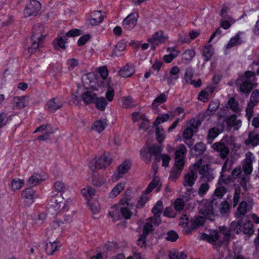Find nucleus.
<instances>
[{
  "mask_svg": "<svg viewBox=\"0 0 259 259\" xmlns=\"http://www.w3.org/2000/svg\"><path fill=\"white\" fill-rule=\"evenodd\" d=\"M163 33V32L161 30L155 32L152 37L148 39V41L150 43H155L156 45L164 43L168 37L164 35Z\"/></svg>",
  "mask_w": 259,
  "mask_h": 259,
  "instance_id": "21",
  "label": "nucleus"
},
{
  "mask_svg": "<svg viewBox=\"0 0 259 259\" xmlns=\"http://www.w3.org/2000/svg\"><path fill=\"white\" fill-rule=\"evenodd\" d=\"M24 185V181L19 178H15L11 182V188L13 190H17Z\"/></svg>",
  "mask_w": 259,
  "mask_h": 259,
  "instance_id": "46",
  "label": "nucleus"
},
{
  "mask_svg": "<svg viewBox=\"0 0 259 259\" xmlns=\"http://www.w3.org/2000/svg\"><path fill=\"white\" fill-rule=\"evenodd\" d=\"M194 75V70L192 67L189 66L185 70L184 78L186 82H189Z\"/></svg>",
  "mask_w": 259,
  "mask_h": 259,
  "instance_id": "56",
  "label": "nucleus"
},
{
  "mask_svg": "<svg viewBox=\"0 0 259 259\" xmlns=\"http://www.w3.org/2000/svg\"><path fill=\"white\" fill-rule=\"evenodd\" d=\"M246 156V158L242 165V169L245 173L244 175L249 176L252 171V162L254 158L252 159V154L251 152H248Z\"/></svg>",
  "mask_w": 259,
  "mask_h": 259,
  "instance_id": "18",
  "label": "nucleus"
},
{
  "mask_svg": "<svg viewBox=\"0 0 259 259\" xmlns=\"http://www.w3.org/2000/svg\"><path fill=\"white\" fill-rule=\"evenodd\" d=\"M179 68L177 66H174L170 69L169 74H165L163 79H166L167 80V84L169 85H171L173 84V81L178 79L179 78Z\"/></svg>",
  "mask_w": 259,
  "mask_h": 259,
  "instance_id": "15",
  "label": "nucleus"
},
{
  "mask_svg": "<svg viewBox=\"0 0 259 259\" xmlns=\"http://www.w3.org/2000/svg\"><path fill=\"white\" fill-rule=\"evenodd\" d=\"M244 144L247 146L251 145L255 147L259 144V134L253 132L248 133V138L244 141Z\"/></svg>",
  "mask_w": 259,
  "mask_h": 259,
  "instance_id": "25",
  "label": "nucleus"
},
{
  "mask_svg": "<svg viewBox=\"0 0 259 259\" xmlns=\"http://www.w3.org/2000/svg\"><path fill=\"white\" fill-rule=\"evenodd\" d=\"M96 97V94L92 91H87L82 95V100L87 104L94 103Z\"/></svg>",
  "mask_w": 259,
  "mask_h": 259,
  "instance_id": "31",
  "label": "nucleus"
},
{
  "mask_svg": "<svg viewBox=\"0 0 259 259\" xmlns=\"http://www.w3.org/2000/svg\"><path fill=\"white\" fill-rule=\"evenodd\" d=\"M68 202L64 201V198L61 194H56L51 196L49 203V209L55 211L67 210V204Z\"/></svg>",
  "mask_w": 259,
  "mask_h": 259,
  "instance_id": "3",
  "label": "nucleus"
},
{
  "mask_svg": "<svg viewBox=\"0 0 259 259\" xmlns=\"http://www.w3.org/2000/svg\"><path fill=\"white\" fill-rule=\"evenodd\" d=\"M112 161V158L111 154L104 153L98 160H96V166H97L98 168L106 167L110 164Z\"/></svg>",
  "mask_w": 259,
  "mask_h": 259,
  "instance_id": "16",
  "label": "nucleus"
},
{
  "mask_svg": "<svg viewBox=\"0 0 259 259\" xmlns=\"http://www.w3.org/2000/svg\"><path fill=\"white\" fill-rule=\"evenodd\" d=\"M64 228V222L60 219H56L51 224V228L46 232L47 239H50L53 236L56 238L60 235Z\"/></svg>",
  "mask_w": 259,
  "mask_h": 259,
  "instance_id": "4",
  "label": "nucleus"
},
{
  "mask_svg": "<svg viewBox=\"0 0 259 259\" xmlns=\"http://www.w3.org/2000/svg\"><path fill=\"white\" fill-rule=\"evenodd\" d=\"M209 188V185L207 183L201 184L198 189V195L202 197L204 194L207 192Z\"/></svg>",
  "mask_w": 259,
  "mask_h": 259,
  "instance_id": "61",
  "label": "nucleus"
},
{
  "mask_svg": "<svg viewBox=\"0 0 259 259\" xmlns=\"http://www.w3.org/2000/svg\"><path fill=\"white\" fill-rule=\"evenodd\" d=\"M204 221L205 220L204 218L201 216H198L194 218L190 221L191 223V227L192 229L197 228V227L203 225Z\"/></svg>",
  "mask_w": 259,
  "mask_h": 259,
  "instance_id": "42",
  "label": "nucleus"
},
{
  "mask_svg": "<svg viewBox=\"0 0 259 259\" xmlns=\"http://www.w3.org/2000/svg\"><path fill=\"white\" fill-rule=\"evenodd\" d=\"M27 97L26 96L15 97L13 99V103L14 104V109H21L25 107L27 104Z\"/></svg>",
  "mask_w": 259,
  "mask_h": 259,
  "instance_id": "27",
  "label": "nucleus"
},
{
  "mask_svg": "<svg viewBox=\"0 0 259 259\" xmlns=\"http://www.w3.org/2000/svg\"><path fill=\"white\" fill-rule=\"evenodd\" d=\"M169 118V115L168 114H163L161 116H158L155 120L153 125L157 126L161 123H163L167 121Z\"/></svg>",
  "mask_w": 259,
  "mask_h": 259,
  "instance_id": "62",
  "label": "nucleus"
},
{
  "mask_svg": "<svg viewBox=\"0 0 259 259\" xmlns=\"http://www.w3.org/2000/svg\"><path fill=\"white\" fill-rule=\"evenodd\" d=\"M208 200H206L202 207L200 208V213L203 215L206 218L212 220L214 214L215 210L212 208V206L209 203H207Z\"/></svg>",
  "mask_w": 259,
  "mask_h": 259,
  "instance_id": "14",
  "label": "nucleus"
},
{
  "mask_svg": "<svg viewBox=\"0 0 259 259\" xmlns=\"http://www.w3.org/2000/svg\"><path fill=\"white\" fill-rule=\"evenodd\" d=\"M63 105L62 102L58 98H52L46 104V108L50 112H54L60 109Z\"/></svg>",
  "mask_w": 259,
  "mask_h": 259,
  "instance_id": "20",
  "label": "nucleus"
},
{
  "mask_svg": "<svg viewBox=\"0 0 259 259\" xmlns=\"http://www.w3.org/2000/svg\"><path fill=\"white\" fill-rule=\"evenodd\" d=\"M162 148L161 146L153 145L148 147V152L151 155L150 157L147 160V163H150L151 161V157L152 155H160L162 152Z\"/></svg>",
  "mask_w": 259,
  "mask_h": 259,
  "instance_id": "28",
  "label": "nucleus"
},
{
  "mask_svg": "<svg viewBox=\"0 0 259 259\" xmlns=\"http://www.w3.org/2000/svg\"><path fill=\"white\" fill-rule=\"evenodd\" d=\"M120 106L124 108H130L135 106L136 104L134 102L133 98L130 96L124 97L120 99Z\"/></svg>",
  "mask_w": 259,
  "mask_h": 259,
  "instance_id": "34",
  "label": "nucleus"
},
{
  "mask_svg": "<svg viewBox=\"0 0 259 259\" xmlns=\"http://www.w3.org/2000/svg\"><path fill=\"white\" fill-rule=\"evenodd\" d=\"M228 162H229V159L227 158L225 160V161L223 164V166L222 167V171L221 172L220 177L218 180V183L220 184H221L222 183L228 184V183H230L231 181L230 176H228L227 177L225 175H224V173L226 171H229L232 168L231 164H229L228 165Z\"/></svg>",
  "mask_w": 259,
  "mask_h": 259,
  "instance_id": "13",
  "label": "nucleus"
},
{
  "mask_svg": "<svg viewBox=\"0 0 259 259\" xmlns=\"http://www.w3.org/2000/svg\"><path fill=\"white\" fill-rule=\"evenodd\" d=\"M34 194L35 191L29 188H26L22 191L21 196L25 199V202L27 203L28 206L33 203Z\"/></svg>",
  "mask_w": 259,
  "mask_h": 259,
  "instance_id": "24",
  "label": "nucleus"
},
{
  "mask_svg": "<svg viewBox=\"0 0 259 259\" xmlns=\"http://www.w3.org/2000/svg\"><path fill=\"white\" fill-rule=\"evenodd\" d=\"M96 81H98L93 73H87L82 76V81L87 88H91L94 90H98V88L95 85Z\"/></svg>",
  "mask_w": 259,
  "mask_h": 259,
  "instance_id": "11",
  "label": "nucleus"
},
{
  "mask_svg": "<svg viewBox=\"0 0 259 259\" xmlns=\"http://www.w3.org/2000/svg\"><path fill=\"white\" fill-rule=\"evenodd\" d=\"M135 69L134 65L132 63H127L119 71V75L122 77H128L134 74Z\"/></svg>",
  "mask_w": 259,
  "mask_h": 259,
  "instance_id": "19",
  "label": "nucleus"
},
{
  "mask_svg": "<svg viewBox=\"0 0 259 259\" xmlns=\"http://www.w3.org/2000/svg\"><path fill=\"white\" fill-rule=\"evenodd\" d=\"M227 189L224 186H220L216 188L214 191L213 196L221 199L226 193Z\"/></svg>",
  "mask_w": 259,
  "mask_h": 259,
  "instance_id": "57",
  "label": "nucleus"
},
{
  "mask_svg": "<svg viewBox=\"0 0 259 259\" xmlns=\"http://www.w3.org/2000/svg\"><path fill=\"white\" fill-rule=\"evenodd\" d=\"M220 211L221 214H228L230 212V206L228 202L224 201L220 203Z\"/></svg>",
  "mask_w": 259,
  "mask_h": 259,
  "instance_id": "50",
  "label": "nucleus"
},
{
  "mask_svg": "<svg viewBox=\"0 0 259 259\" xmlns=\"http://www.w3.org/2000/svg\"><path fill=\"white\" fill-rule=\"evenodd\" d=\"M237 221L232 222L230 225V232H233L236 234L241 233V225L243 218L237 219Z\"/></svg>",
  "mask_w": 259,
  "mask_h": 259,
  "instance_id": "36",
  "label": "nucleus"
},
{
  "mask_svg": "<svg viewBox=\"0 0 259 259\" xmlns=\"http://www.w3.org/2000/svg\"><path fill=\"white\" fill-rule=\"evenodd\" d=\"M240 39V35L239 32H238L236 35L235 36V37L232 38L228 44L227 46V48L229 49L230 48L233 46H235L238 44H240V42L239 41Z\"/></svg>",
  "mask_w": 259,
  "mask_h": 259,
  "instance_id": "60",
  "label": "nucleus"
},
{
  "mask_svg": "<svg viewBox=\"0 0 259 259\" xmlns=\"http://www.w3.org/2000/svg\"><path fill=\"white\" fill-rule=\"evenodd\" d=\"M43 27L40 24H36L34 26L32 30V34L31 36L35 35V37L40 36L41 39L43 38L42 35Z\"/></svg>",
  "mask_w": 259,
  "mask_h": 259,
  "instance_id": "49",
  "label": "nucleus"
},
{
  "mask_svg": "<svg viewBox=\"0 0 259 259\" xmlns=\"http://www.w3.org/2000/svg\"><path fill=\"white\" fill-rule=\"evenodd\" d=\"M48 240L49 241V242H44V245L43 247L45 248L46 251V253L48 255H52L54 252V250L53 249V246L52 243V237L50 239H48Z\"/></svg>",
  "mask_w": 259,
  "mask_h": 259,
  "instance_id": "58",
  "label": "nucleus"
},
{
  "mask_svg": "<svg viewBox=\"0 0 259 259\" xmlns=\"http://www.w3.org/2000/svg\"><path fill=\"white\" fill-rule=\"evenodd\" d=\"M195 55V52L193 50H187L182 54V62L184 63H189Z\"/></svg>",
  "mask_w": 259,
  "mask_h": 259,
  "instance_id": "38",
  "label": "nucleus"
},
{
  "mask_svg": "<svg viewBox=\"0 0 259 259\" xmlns=\"http://www.w3.org/2000/svg\"><path fill=\"white\" fill-rule=\"evenodd\" d=\"M138 17V15L137 14H130L123 20L122 26L129 30L133 29L137 25Z\"/></svg>",
  "mask_w": 259,
  "mask_h": 259,
  "instance_id": "10",
  "label": "nucleus"
},
{
  "mask_svg": "<svg viewBox=\"0 0 259 259\" xmlns=\"http://www.w3.org/2000/svg\"><path fill=\"white\" fill-rule=\"evenodd\" d=\"M221 133V131L219 128L212 127L210 128L206 138L207 143L211 144Z\"/></svg>",
  "mask_w": 259,
  "mask_h": 259,
  "instance_id": "33",
  "label": "nucleus"
},
{
  "mask_svg": "<svg viewBox=\"0 0 259 259\" xmlns=\"http://www.w3.org/2000/svg\"><path fill=\"white\" fill-rule=\"evenodd\" d=\"M105 180L102 176H93L92 182L94 185L96 186H100L105 183Z\"/></svg>",
  "mask_w": 259,
  "mask_h": 259,
  "instance_id": "63",
  "label": "nucleus"
},
{
  "mask_svg": "<svg viewBox=\"0 0 259 259\" xmlns=\"http://www.w3.org/2000/svg\"><path fill=\"white\" fill-rule=\"evenodd\" d=\"M199 180L204 183L211 182L214 178L213 170L207 165H203L199 170Z\"/></svg>",
  "mask_w": 259,
  "mask_h": 259,
  "instance_id": "9",
  "label": "nucleus"
},
{
  "mask_svg": "<svg viewBox=\"0 0 259 259\" xmlns=\"http://www.w3.org/2000/svg\"><path fill=\"white\" fill-rule=\"evenodd\" d=\"M163 128L162 126H157L156 128V139L159 144L161 143L165 138Z\"/></svg>",
  "mask_w": 259,
  "mask_h": 259,
  "instance_id": "53",
  "label": "nucleus"
},
{
  "mask_svg": "<svg viewBox=\"0 0 259 259\" xmlns=\"http://www.w3.org/2000/svg\"><path fill=\"white\" fill-rule=\"evenodd\" d=\"M131 162L130 160H125L121 164L118 166L117 172L119 175V177H121L122 176L127 172L131 168Z\"/></svg>",
  "mask_w": 259,
  "mask_h": 259,
  "instance_id": "32",
  "label": "nucleus"
},
{
  "mask_svg": "<svg viewBox=\"0 0 259 259\" xmlns=\"http://www.w3.org/2000/svg\"><path fill=\"white\" fill-rule=\"evenodd\" d=\"M125 187L124 183H120L118 184L114 188L112 189L111 192L109 194V196L111 198H114L116 197L121 191H122Z\"/></svg>",
  "mask_w": 259,
  "mask_h": 259,
  "instance_id": "43",
  "label": "nucleus"
},
{
  "mask_svg": "<svg viewBox=\"0 0 259 259\" xmlns=\"http://www.w3.org/2000/svg\"><path fill=\"white\" fill-rule=\"evenodd\" d=\"M166 101V95L165 93H161L153 102L152 107L156 108L159 104H161Z\"/></svg>",
  "mask_w": 259,
  "mask_h": 259,
  "instance_id": "45",
  "label": "nucleus"
},
{
  "mask_svg": "<svg viewBox=\"0 0 259 259\" xmlns=\"http://www.w3.org/2000/svg\"><path fill=\"white\" fill-rule=\"evenodd\" d=\"M228 138L229 137L226 135L222 138L220 142H215L212 146L213 149L219 153L220 156L222 159H225L227 157L230 153L228 146L224 142V141H226V139Z\"/></svg>",
  "mask_w": 259,
  "mask_h": 259,
  "instance_id": "6",
  "label": "nucleus"
},
{
  "mask_svg": "<svg viewBox=\"0 0 259 259\" xmlns=\"http://www.w3.org/2000/svg\"><path fill=\"white\" fill-rule=\"evenodd\" d=\"M94 103L96 104V107L97 109L104 111L108 104V102L106 101V99L103 97H96V99L95 100Z\"/></svg>",
  "mask_w": 259,
  "mask_h": 259,
  "instance_id": "40",
  "label": "nucleus"
},
{
  "mask_svg": "<svg viewBox=\"0 0 259 259\" xmlns=\"http://www.w3.org/2000/svg\"><path fill=\"white\" fill-rule=\"evenodd\" d=\"M31 41V47L28 48V51L30 54L34 53L36 49L38 48L39 46V43L42 40L40 36H38L37 37H35V35L31 36L30 38Z\"/></svg>",
  "mask_w": 259,
  "mask_h": 259,
  "instance_id": "29",
  "label": "nucleus"
},
{
  "mask_svg": "<svg viewBox=\"0 0 259 259\" xmlns=\"http://www.w3.org/2000/svg\"><path fill=\"white\" fill-rule=\"evenodd\" d=\"M41 8L40 3L36 0L31 1L25 7L24 11V15L25 17L35 15L39 12Z\"/></svg>",
  "mask_w": 259,
  "mask_h": 259,
  "instance_id": "8",
  "label": "nucleus"
},
{
  "mask_svg": "<svg viewBox=\"0 0 259 259\" xmlns=\"http://www.w3.org/2000/svg\"><path fill=\"white\" fill-rule=\"evenodd\" d=\"M107 125L106 119H99L94 122L92 126V129L98 133H101L106 128Z\"/></svg>",
  "mask_w": 259,
  "mask_h": 259,
  "instance_id": "30",
  "label": "nucleus"
},
{
  "mask_svg": "<svg viewBox=\"0 0 259 259\" xmlns=\"http://www.w3.org/2000/svg\"><path fill=\"white\" fill-rule=\"evenodd\" d=\"M169 259H186L187 255L184 252H181L180 254L170 251L168 255Z\"/></svg>",
  "mask_w": 259,
  "mask_h": 259,
  "instance_id": "64",
  "label": "nucleus"
},
{
  "mask_svg": "<svg viewBox=\"0 0 259 259\" xmlns=\"http://www.w3.org/2000/svg\"><path fill=\"white\" fill-rule=\"evenodd\" d=\"M113 83L112 82L111 79H108L105 80L104 82V85L103 87L107 88V92L106 93V98L109 102H111L113 100L115 93L113 89Z\"/></svg>",
  "mask_w": 259,
  "mask_h": 259,
  "instance_id": "23",
  "label": "nucleus"
},
{
  "mask_svg": "<svg viewBox=\"0 0 259 259\" xmlns=\"http://www.w3.org/2000/svg\"><path fill=\"white\" fill-rule=\"evenodd\" d=\"M254 75V72L250 71H246L243 74L240 75L235 82L238 91L248 95L252 89L257 85V83H253L252 79Z\"/></svg>",
  "mask_w": 259,
  "mask_h": 259,
  "instance_id": "1",
  "label": "nucleus"
},
{
  "mask_svg": "<svg viewBox=\"0 0 259 259\" xmlns=\"http://www.w3.org/2000/svg\"><path fill=\"white\" fill-rule=\"evenodd\" d=\"M251 236L254 233V225L251 221H247L245 223L242 222L241 225V233Z\"/></svg>",
  "mask_w": 259,
  "mask_h": 259,
  "instance_id": "26",
  "label": "nucleus"
},
{
  "mask_svg": "<svg viewBox=\"0 0 259 259\" xmlns=\"http://www.w3.org/2000/svg\"><path fill=\"white\" fill-rule=\"evenodd\" d=\"M41 180L40 176L38 174H36L33 175L28 179V183L30 185L35 186L40 183Z\"/></svg>",
  "mask_w": 259,
  "mask_h": 259,
  "instance_id": "55",
  "label": "nucleus"
},
{
  "mask_svg": "<svg viewBox=\"0 0 259 259\" xmlns=\"http://www.w3.org/2000/svg\"><path fill=\"white\" fill-rule=\"evenodd\" d=\"M239 179V183L244 192H246L248 190L247 184L249 183L250 177L246 175H242Z\"/></svg>",
  "mask_w": 259,
  "mask_h": 259,
  "instance_id": "47",
  "label": "nucleus"
},
{
  "mask_svg": "<svg viewBox=\"0 0 259 259\" xmlns=\"http://www.w3.org/2000/svg\"><path fill=\"white\" fill-rule=\"evenodd\" d=\"M163 209V203L161 201L157 202L156 205L153 207L152 212L153 213V217H150L148 220L153 223L156 226H158L161 223V220L160 218L161 213Z\"/></svg>",
  "mask_w": 259,
  "mask_h": 259,
  "instance_id": "7",
  "label": "nucleus"
},
{
  "mask_svg": "<svg viewBox=\"0 0 259 259\" xmlns=\"http://www.w3.org/2000/svg\"><path fill=\"white\" fill-rule=\"evenodd\" d=\"M259 102V90H254L250 98V101L248 102L246 108V116L248 120L250 119L253 115V108Z\"/></svg>",
  "mask_w": 259,
  "mask_h": 259,
  "instance_id": "5",
  "label": "nucleus"
},
{
  "mask_svg": "<svg viewBox=\"0 0 259 259\" xmlns=\"http://www.w3.org/2000/svg\"><path fill=\"white\" fill-rule=\"evenodd\" d=\"M213 54V48L211 45L205 46L203 49L202 56L204 57V61H208L210 59Z\"/></svg>",
  "mask_w": 259,
  "mask_h": 259,
  "instance_id": "39",
  "label": "nucleus"
},
{
  "mask_svg": "<svg viewBox=\"0 0 259 259\" xmlns=\"http://www.w3.org/2000/svg\"><path fill=\"white\" fill-rule=\"evenodd\" d=\"M197 177V170L195 169L191 170L185 176L184 186L192 187L194 184Z\"/></svg>",
  "mask_w": 259,
  "mask_h": 259,
  "instance_id": "17",
  "label": "nucleus"
},
{
  "mask_svg": "<svg viewBox=\"0 0 259 259\" xmlns=\"http://www.w3.org/2000/svg\"><path fill=\"white\" fill-rule=\"evenodd\" d=\"M130 201V194L126 192L124 198L120 200V203L112 207L113 210L110 211L109 214L113 218L114 222L120 219L119 211L124 219L127 220L131 218L132 212L128 208L124 206L125 204L127 206L133 205Z\"/></svg>",
  "mask_w": 259,
  "mask_h": 259,
  "instance_id": "2",
  "label": "nucleus"
},
{
  "mask_svg": "<svg viewBox=\"0 0 259 259\" xmlns=\"http://www.w3.org/2000/svg\"><path fill=\"white\" fill-rule=\"evenodd\" d=\"M182 170L183 169L178 167L174 166L170 171L169 178L172 180H176L178 179L180 176Z\"/></svg>",
  "mask_w": 259,
  "mask_h": 259,
  "instance_id": "52",
  "label": "nucleus"
},
{
  "mask_svg": "<svg viewBox=\"0 0 259 259\" xmlns=\"http://www.w3.org/2000/svg\"><path fill=\"white\" fill-rule=\"evenodd\" d=\"M251 209V207L249 206L246 201H242L239 204L235 216L236 219L242 218V216L244 215Z\"/></svg>",
  "mask_w": 259,
  "mask_h": 259,
  "instance_id": "22",
  "label": "nucleus"
},
{
  "mask_svg": "<svg viewBox=\"0 0 259 259\" xmlns=\"http://www.w3.org/2000/svg\"><path fill=\"white\" fill-rule=\"evenodd\" d=\"M187 152V150L185 146L181 144L178 147L177 150L175 152V157H185Z\"/></svg>",
  "mask_w": 259,
  "mask_h": 259,
  "instance_id": "51",
  "label": "nucleus"
},
{
  "mask_svg": "<svg viewBox=\"0 0 259 259\" xmlns=\"http://www.w3.org/2000/svg\"><path fill=\"white\" fill-rule=\"evenodd\" d=\"M105 17L101 11H95L92 13L88 23L92 26H96L101 23Z\"/></svg>",
  "mask_w": 259,
  "mask_h": 259,
  "instance_id": "12",
  "label": "nucleus"
},
{
  "mask_svg": "<svg viewBox=\"0 0 259 259\" xmlns=\"http://www.w3.org/2000/svg\"><path fill=\"white\" fill-rule=\"evenodd\" d=\"M66 37L64 38L62 37L58 36L53 41L54 47L56 50H60L61 49H65L66 46L65 44L66 42Z\"/></svg>",
  "mask_w": 259,
  "mask_h": 259,
  "instance_id": "37",
  "label": "nucleus"
},
{
  "mask_svg": "<svg viewBox=\"0 0 259 259\" xmlns=\"http://www.w3.org/2000/svg\"><path fill=\"white\" fill-rule=\"evenodd\" d=\"M226 122L228 126H234L235 130H238L241 124V120L237 119V116L235 114H233L228 117Z\"/></svg>",
  "mask_w": 259,
  "mask_h": 259,
  "instance_id": "35",
  "label": "nucleus"
},
{
  "mask_svg": "<svg viewBox=\"0 0 259 259\" xmlns=\"http://www.w3.org/2000/svg\"><path fill=\"white\" fill-rule=\"evenodd\" d=\"M99 73L100 74L101 78L98 80V84L100 86L104 85V82L105 80L108 79H111L110 78H108V70L106 67H101L99 69Z\"/></svg>",
  "mask_w": 259,
  "mask_h": 259,
  "instance_id": "41",
  "label": "nucleus"
},
{
  "mask_svg": "<svg viewBox=\"0 0 259 259\" xmlns=\"http://www.w3.org/2000/svg\"><path fill=\"white\" fill-rule=\"evenodd\" d=\"M81 193L85 197V198L89 200L91 199L94 195L95 193V190L94 189L92 188L91 187H88L87 189H83L81 190Z\"/></svg>",
  "mask_w": 259,
  "mask_h": 259,
  "instance_id": "48",
  "label": "nucleus"
},
{
  "mask_svg": "<svg viewBox=\"0 0 259 259\" xmlns=\"http://www.w3.org/2000/svg\"><path fill=\"white\" fill-rule=\"evenodd\" d=\"M229 107L234 112L239 111V108L238 102L234 98H231L228 102Z\"/></svg>",
  "mask_w": 259,
  "mask_h": 259,
  "instance_id": "59",
  "label": "nucleus"
},
{
  "mask_svg": "<svg viewBox=\"0 0 259 259\" xmlns=\"http://www.w3.org/2000/svg\"><path fill=\"white\" fill-rule=\"evenodd\" d=\"M153 230V226L150 223H146L144 226L143 231L141 235V238H146L147 235Z\"/></svg>",
  "mask_w": 259,
  "mask_h": 259,
  "instance_id": "54",
  "label": "nucleus"
},
{
  "mask_svg": "<svg viewBox=\"0 0 259 259\" xmlns=\"http://www.w3.org/2000/svg\"><path fill=\"white\" fill-rule=\"evenodd\" d=\"M191 150L194 151L195 154L201 155L206 150L205 145L202 142L197 143L194 146H193Z\"/></svg>",
  "mask_w": 259,
  "mask_h": 259,
  "instance_id": "44",
  "label": "nucleus"
}]
</instances>
